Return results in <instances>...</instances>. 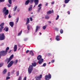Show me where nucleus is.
<instances>
[{
  "instance_id": "2f4dec72",
  "label": "nucleus",
  "mask_w": 80,
  "mask_h": 80,
  "mask_svg": "<svg viewBox=\"0 0 80 80\" xmlns=\"http://www.w3.org/2000/svg\"><path fill=\"white\" fill-rule=\"evenodd\" d=\"M9 47H7L6 49V52H8V50H9Z\"/></svg>"
},
{
  "instance_id": "f3484780",
  "label": "nucleus",
  "mask_w": 80,
  "mask_h": 80,
  "mask_svg": "<svg viewBox=\"0 0 80 80\" xmlns=\"http://www.w3.org/2000/svg\"><path fill=\"white\" fill-rule=\"evenodd\" d=\"M30 22V20H29V18H27V22L26 25H28V23H29V22Z\"/></svg>"
},
{
  "instance_id": "a19ab883",
  "label": "nucleus",
  "mask_w": 80,
  "mask_h": 80,
  "mask_svg": "<svg viewBox=\"0 0 80 80\" xmlns=\"http://www.w3.org/2000/svg\"><path fill=\"white\" fill-rule=\"evenodd\" d=\"M29 19H30V21H31V22H32V21H33V19L32 18V17L29 18Z\"/></svg>"
},
{
  "instance_id": "f03ea898",
  "label": "nucleus",
  "mask_w": 80,
  "mask_h": 80,
  "mask_svg": "<svg viewBox=\"0 0 80 80\" xmlns=\"http://www.w3.org/2000/svg\"><path fill=\"white\" fill-rule=\"evenodd\" d=\"M42 58V56L39 55L37 57V60H39L38 61V63L39 64H40V65H41V64H42V63L43 62V59L42 58Z\"/></svg>"
},
{
  "instance_id": "473e14b6",
  "label": "nucleus",
  "mask_w": 80,
  "mask_h": 80,
  "mask_svg": "<svg viewBox=\"0 0 80 80\" xmlns=\"http://www.w3.org/2000/svg\"><path fill=\"white\" fill-rule=\"evenodd\" d=\"M8 2L9 3V4L11 5L12 3V0H8Z\"/></svg>"
},
{
  "instance_id": "2eb2a0df",
  "label": "nucleus",
  "mask_w": 80,
  "mask_h": 80,
  "mask_svg": "<svg viewBox=\"0 0 80 80\" xmlns=\"http://www.w3.org/2000/svg\"><path fill=\"white\" fill-rule=\"evenodd\" d=\"M17 49V45H15L14 47V52H16Z\"/></svg>"
},
{
  "instance_id": "79ce46f5",
  "label": "nucleus",
  "mask_w": 80,
  "mask_h": 80,
  "mask_svg": "<svg viewBox=\"0 0 80 80\" xmlns=\"http://www.w3.org/2000/svg\"><path fill=\"white\" fill-rule=\"evenodd\" d=\"M15 72V70H13L12 72H11V73L12 74H14V72Z\"/></svg>"
},
{
  "instance_id": "7c9ffc66",
  "label": "nucleus",
  "mask_w": 80,
  "mask_h": 80,
  "mask_svg": "<svg viewBox=\"0 0 80 80\" xmlns=\"http://www.w3.org/2000/svg\"><path fill=\"white\" fill-rule=\"evenodd\" d=\"M22 30H21L18 34V36H20L21 35V34H22Z\"/></svg>"
},
{
  "instance_id": "9b49d317",
  "label": "nucleus",
  "mask_w": 80,
  "mask_h": 80,
  "mask_svg": "<svg viewBox=\"0 0 80 80\" xmlns=\"http://www.w3.org/2000/svg\"><path fill=\"white\" fill-rule=\"evenodd\" d=\"M33 6L32 5H30L29 8H28V11H32V7Z\"/></svg>"
},
{
  "instance_id": "4c0bfd02",
  "label": "nucleus",
  "mask_w": 80,
  "mask_h": 80,
  "mask_svg": "<svg viewBox=\"0 0 80 80\" xmlns=\"http://www.w3.org/2000/svg\"><path fill=\"white\" fill-rule=\"evenodd\" d=\"M46 27H47V26H44L42 27L43 29V30H45L46 29Z\"/></svg>"
},
{
  "instance_id": "e433bc0d",
  "label": "nucleus",
  "mask_w": 80,
  "mask_h": 80,
  "mask_svg": "<svg viewBox=\"0 0 80 80\" xmlns=\"http://www.w3.org/2000/svg\"><path fill=\"white\" fill-rule=\"evenodd\" d=\"M18 20H19V18L18 17L16 19V23H18Z\"/></svg>"
},
{
  "instance_id": "864d4df0",
  "label": "nucleus",
  "mask_w": 80,
  "mask_h": 80,
  "mask_svg": "<svg viewBox=\"0 0 80 80\" xmlns=\"http://www.w3.org/2000/svg\"><path fill=\"white\" fill-rule=\"evenodd\" d=\"M29 52V50H27L26 52V53H28Z\"/></svg>"
},
{
  "instance_id": "a878e982",
  "label": "nucleus",
  "mask_w": 80,
  "mask_h": 80,
  "mask_svg": "<svg viewBox=\"0 0 80 80\" xmlns=\"http://www.w3.org/2000/svg\"><path fill=\"white\" fill-rule=\"evenodd\" d=\"M30 26L29 24H28V25L27 29H28L29 31L30 30Z\"/></svg>"
},
{
  "instance_id": "4468645a",
  "label": "nucleus",
  "mask_w": 80,
  "mask_h": 80,
  "mask_svg": "<svg viewBox=\"0 0 80 80\" xmlns=\"http://www.w3.org/2000/svg\"><path fill=\"white\" fill-rule=\"evenodd\" d=\"M59 37H60V36H57V37H56V39L57 40V41H60V40L59 39Z\"/></svg>"
},
{
  "instance_id": "0eeeda50",
  "label": "nucleus",
  "mask_w": 80,
  "mask_h": 80,
  "mask_svg": "<svg viewBox=\"0 0 80 80\" xmlns=\"http://www.w3.org/2000/svg\"><path fill=\"white\" fill-rule=\"evenodd\" d=\"M13 54H12V55H11V56L9 58V60L7 62V63L8 64V63L10 61H11V60L13 58Z\"/></svg>"
},
{
  "instance_id": "37998d69",
  "label": "nucleus",
  "mask_w": 80,
  "mask_h": 80,
  "mask_svg": "<svg viewBox=\"0 0 80 80\" xmlns=\"http://www.w3.org/2000/svg\"><path fill=\"white\" fill-rule=\"evenodd\" d=\"M58 18H59V16L58 15L57 16V18H56V20H57L58 19Z\"/></svg>"
},
{
  "instance_id": "b1692460",
  "label": "nucleus",
  "mask_w": 80,
  "mask_h": 80,
  "mask_svg": "<svg viewBox=\"0 0 80 80\" xmlns=\"http://www.w3.org/2000/svg\"><path fill=\"white\" fill-rule=\"evenodd\" d=\"M18 60H16L14 62V65H17V63H18Z\"/></svg>"
},
{
  "instance_id": "69168bd1",
  "label": "nucleus",
  "mask_w": 80,
  "mask_h": 80,
  "mask_svg": "<svg viewBox=\"0 0 80 80\" xmlns=\"http://www.w3.org/2000/svg\"><path fill=\"white\" fill-rule=\"evenodd\" d=\"M18 46L19 47H21V46H20V44H18Z\"/></svg>"
},
{
  "instance_id": "5fc2aeb1",
  "label": "nucleus",
  "mask_w": 80,
  "mask_h": 80,
  "mask_svg": "<svg viewBox=\"0 0 80 80\" xmlns=\"http://www.w3.org/2000/svg\"><path fill=\"white\" fill-rule=\"evenodd\" d=\"M5 0H0V2H4Z\"/></svg>"
},
{
  "instance_id": "412c9836",
  "label": "nucleus",
  "mask_w": 80,
  "mask_h": 80,
  "mask_svg": "<svg viewBox=\"0 0 80 80\" xmlns=\"http://www.w3.org/2000/svg\"><path fill=\"white\" fill-rule=\"evenodd\" d=\"M3 11H2L3 12H6L7 10V8L6 7H4L3 9Z\"/></svg>"
},
{
  "instance_id": "6e6d98bb",
  "label": "nucleus",
  "mask_w": 80,
  "mask_h": 80,
  "mask_svg": "<svg viewBox=\"0 0 80 80\" xmlns=\"http://www.w3.org/2000/svg\"><path fill=\"white\" fill-rule=\"evenodd\" d=\"M54 3H55V2L54 1H53V2H52V3H51V4L52 5H53V4Z\"/></svg>"
},
{
  "instance_id": "3c124183",
  "label": "nucleus",
  "mask_w": 80,
  "mask_h": 80,
  "mask_svg": "<svg viewBox=\"0 0 80 80\" xmlns=\"http://www.w3.org/2000/svg\"><path fill=\"white\" fill-rule=\"evenodd\" d=\"M8 60H9V58H7L6 59V60H5L6 62H7V61H8Z\"/></svg>"
},
{
  "instance_id": "774afa93",
  "label": "nucleus",
  "mask_w": 80,
  "mask_h": 80,
  "mask_svg": "<svg viewBox=\"0 0 80 80\" xmlns=\"http://www.w3.org/2000/svg\"><path fill=\"white\" fill-rule=\"evenodd\" d=\"M48 22H49V23H52L51 21H48Z\"/></svg>"
},
{
  "instance_id": "680f3d73",
  "label": "nucleus",
  "mask_w": 80,
  "mask_h": 80,
  "mask_svg": "<svg viewBox=\"0 0 80 80\" xmlns=\"http://www.w3.org/2000/svg\"><path fill=\"white\" fill-rule=\"evenodd\" d=\"M3 66V65L2 64H0V67H2Z\"/></svg>"
},
{
  "instance_id": "39448f33",
  "label": "nucleus",
  "mask_w": 80,
  "mask_h": 80,
  "mask_svg": "<svg viewBox=\"0 0 80 80\" xmlns=\"http://www.w3.org/2000/svg\"><path fill=\"white\" fill-rule=\"evenodd\" d=\"M5 39V35L4 33L0 34V40H3Z\"/></svg>"
},
{
  "instance_id": "cd10ccee",
  "label": "nucleus",
  "mask_w": 80,
  "mask_h": 80,
  "mask_svg": "<svg viewBox=\"0 0 80 80\" xmlns=\"http://www.w3.org/2000/svg\"><path fill=\"white\" fill-rule=\"evenodd\" d=\"M17 7H18L17 6H16V7H14V10H13L14 12H15V11L17 10Z\"/></svg>"
},
{
  "instance_id": "a211bd4d",
  "label": "nucleus",
  "mask_w": 80,
  "mask_h": 80,
  "mask_svg": "<svg viewBox=\"0 0 80 80\" xmlns=\"http://www.w3.org/2000/svg\"><path fill=\"white\" fill-rule=\"evenodd\" d=\"M40 27L38 26H37L36 27V32H37V31H38V29H40Z\"/></svg>"
},
{
  "instance_id": "8fccbe9b",
  "label": "nucleus",
  "mask_w": 80,
  "mask_h": 80,
  "mask_svg": "<svg viewBox=\"0 0 80 80\" xmlns=\"http://www.w3.org/2000/svg\"><path fill=\"white\" fill-rule=\"evenodd\" d=\"M23 80H27V77H25L24 78Z\"/></svg>"
},
{
  "instance_id": "20e7f679",
  "label": "nucleus",
  "mask_w": 80,
  "mask_h": 80,
  "mask_svg": "<svg viewBox=\"0 0 80 80\" xmlns=\"http://www.w3.org/2000/svg\"><path fill=\"white\" fill-rule=\"evenodd\" d=\"M0 53H1L0 54L1 56H5L7 54V52H6L5 51H2L0 52Z\"/></svg>"
},
{
  "instance_id": "bf43d9fd",
  "label": "nucleus",
  "mask_w": 80,
  "mask_h": 80,
  "mask_svg": "<svg viewBox=\"0 0 80 80\" xmlns=\"http://www.w3.org/2000/svg\"><path fill=\"white\" fill-rule=\"evenodd\" d=\"M27 38H25L24 39V40L25 41H27Z\"/></svg>"
},
{
  "instance_id": "052dcab7",
  "label": "nucleus",
  "mask_w": 80,
  "mask_h": 80,
  "mask_svg": "<svg viewBox=\"0 0 80 80\" xmlns=\"http://www.w3.org/2000/svg\"><path fill=\"white\" fill-rule=\"evenodd\" d=\"M17 12H18L20 11V9H19V8H18L17 9Z\"/></svg>"
},
{
  "instance_id": "338daca9",
  "label": "nucleus",
  "mask_w": 80,
  "mask_h": 80,
  "mask_svg": "<svg viewBox=\"0 0 80 80\" xmlns=\"http://www.w3.org/2000/svg\"><path fill=\"white\" fill-rule=\"evenodd\" d=\"M47 5H48V3H47L46 4V6H47Z\"/></svg>"
},
{
  "instance_id": "c756f323",
  "label": "nucleus",
  "mask_w": 80,
  "mask_h": 80,
  "mask_svg": "<svg viewBox=\"0 0 80 80\" xmlns=\"http://www.w3.org/2000/svg\"><path fill=\"white\" fill-rule=\"evenodd\" d=\"M42 9V7H40L39 8H38V12H39L40 11V10Z\"/></svg>"
},
{
  "instance_id": "58836bf2",
  "label": "nucleus",
  "mask_w": 80,
  "mask_h": 80,
  "mask_svg": "<svg viewBox=\"0 0 80 80\" xmlns=\"http://www.w3.org/2000/svg\"><path fill=\"white\" fill-rule=\"evenodd\" d=\"M22 76H19V77L18 78V80H22Z\"/></svg>"
},
{
  "instance_id": "13d9d810",
  "label": "nucleus",
  "mask_w": 80,
  "mask_h": 80,
  "mask_svg": "<svg viewBox=\"0 0 80 80\" xmlns=\"http://www.w3.org/2000/svg\"><path fill=\"white\" fill-rule=\"evenodd\" d=\"M67 13L68 15H70V11H68Z\"/></svg>"
},
{
  "instance_id": "c85d7f7f",
  "label": "nucleus",
  "mask_w": 80,
  "mask_h": 80,
  "mask_svg": "<svg viewBox=\"0 0 80 80\" xmlns=\"http://www.w3.org/2000/svg\"><path fill=\"white\" fill-rule=\"evenodd\" d=\"M3 27H1V28H0V32H2V30H3Z\"/></svg>"
},
{
  "instance_id": "4d7b16f0",
  "label": "nucleus",
  "mask_w": 80,
  "mask_h": 80,
  "mask_svg": "<svg viewBox=\"0 0 80 80\" xmlns=\"http://www.w3.org/2000/svg\"><path fill=\"white\" fill-rule=\"evenodd\" d=\"M7 5L8 7H11V5L10 4H8Z\"/></svg>"
},
{
  "instance_id": "603ef678",
  "label": "nucleus",
  "mask_w": 80,
  "mask_h": 80,
  "mask_svg": "<svg viewBox=\"0 0 80 80\" xmlns=\"http://www.w3.org/2000/svg\"><path fill=\"white\" fill-rule=\"evenodd\" d=\"M11 17H12V16H10V14H9L8 15V18H11Z\"/></svg>"
},
{
  "instance_id": "e2e57ef3",
  "label": "nucleus",
  "mask_w": 80,
  "mask_h": 80,
  "mask_svg": "<svg viewBox=\"0 0 80 80\" xmlns=\"http://www.w3.org/2000/svg\"><path fill=\"white\" fill-rule=\"evenodd\" d=\"M54 62H55V60H52V63H53Z\"/></svg>"
},
{
  "instance_id": "bb28decb",
  "label": "nucleus",
  "mask_w": 80,
  "mask_h": 80,
  "mask_svg": "<svg viewBox=\"0 0 80 80\" xmlns=\"http://www.w3.org/2000/svg\"><path fill=\"white\" fill-rule=\"evenodd\" d=\"M70 0H65L64 1V2L65 3H68L69 2V1H70Z\"/></svg>"
},
{
  "instance_id": "aec40b11",
  "label": "nucleus",
  "mask_w": 80,
  "mask_h": 80,
  "mask_svg": "<svg viewBox=\"0 0 80 80\" xmlns=\"http://www.w3.org/2000/svg\"><path fill=\"white\" fill-rule=\"evenodd\" d=\"M29 54L31 55H32V56H33V55H34V54H33V52L32 51H30V52Z\"/></svg>"
},
{
  "instance_id": "9d476101",
  "label": "nucleus",
  "mask_w": 80,
  "mask_h": 80,
  "mask_svg": "<svg viewBox=\"0 0 80 80\" xmlns=\"http://www.w3.org/2000/svg\"><path fill=\"white\" fill-rule=\"evenodd\" d=\"M52 13H53V10H52V11H48L47 12V15H50V14H51Z\"/></svg>"
},
{
  "instance_id": "6ab92c4d",
  "label": "nucleus",
  "mask_w": 80,
  "mask_h": 80,
  "mask_svg": "<svg viewBox=\"0 0 80 80\" xmlns=\"http://www.w3.org/2000/svg\"><path fill=\"white\" fill-rule=\"evenodd\" d=\"M35 78L36 79V80H39L40 79V77L38 76H36V77H35Z\"/></svg>"
},
{
  "instance_id": "49530a36",
  "label": "nucleus",
  "mask_w": 80,
  "mask_h": 80,
  "mask_svg": "<svg viewBox=\"0 0 80 80\" xmlns=\"http://www.w3.org/2000/svg\"><path fill=\"white\" fill-rule=\"evenodd\" d=\"M10 72H9L8 74V77H10Z\"/></svg>"
},
{
  "instance_id": "09e8293b",
  "label": "nucleus",
  "mask_w": 80,
  "mask_h": 80,
  "mask_svg": "<svg viewBox=\"0 0 80 80\" xmlns=\"http://www.w3.org/2000/svg\"><path fill=\"white\" fill-rule=\"evenodd\" d=\"M39 78L40 79L42 78V74L40 75Z\"/></svg>"
},
{
  "instance_id": "ddd939ff",
  "label": "nucleus",
  "mask_w": 80,
  "mask_h": 80,
  "mask_svg": "<svg viewBox=\"0 0 80 80\" xmlns=\"http://www.w3.org/2000/svg\"><path fill=\"white\" fill-rule=\"evenodd\" d=\"M30 3V0H28L27 1H26L25 2V5H27Z\"/></svg>"
},
{
  "instance_id": "5701e85b",
  "label": "nucleus",
  "mask_w": 80,
  "mask_h": 80,
  "mask_svg": "<svg viewBox=\"0 0 80 80\" xmlns=\"http://www.w3.org/2000/svg\"><path fill=\"white\" fill-rule=\"evenodd\" d=\"M4 25H5V23H4V22H2L0 24V27H3V26H4Z\"/></svg>"
},
{
  "instance_id": "423d86ee",
  "label": "nucleus",
  "mask_w": 80,
  "mask_h": 80,
  "mask_svg": "<svg viewBox=\"0 0 80 80\" xmlns=\"http://www.w3.org/2000/svg\"><path fill=\"white\" fill-rule=\"evenodd\" d=\"M14 63V62L13 60L11 61L8 65V68H10V67H12V66L13 65V64Z\"/></svg>"
},
{
  "instance_id": "de8ad7c7",
  "label": "nucleus",
  "mask_w": 80,
  "mask_h": 80,
  "mask_svg": "<svg viewBox=\"0 0 80 80\" xmlns=\"http://www.w3.org/2000/svg\"><path fill=\"white\" fill-rule=\"evenodd\" d=\"M34 0H30V2H31V3H33V1Z\"/></svg>"
},
{
  "instance_id": "c03bdc74",
  "label": "nucleus",
  "mask_w": 80,
  "mask_h": 80,
  "mask_svg": "<svg viewBox=\"0 0 80 80\" xmlns=\"http://www.w3.org/2000/svg\"><path fill=\"white\" fill-rule=\"evenodd\" d=\"M46 65H47V64H46V63H44L43 64V66L45 67V66H46Z\"/></svg>"
},
{
  "instance_id": "6e6552de",
  "label": "nucleus",
  "mask_w": 80,
  "mask_h": 80,
  "mask_svg": "<svg viewBox=\"0 0 80 80\" xmlns=\"http://www.w3.org/2000/svg\"><path fill=\"white\" fill-rule=\"evenodd\" d=\"M34 2L35 3V5L34 7H35L38 5V0H34Z\"/></svg>"
},
{
  "instance_id": "f257e3e1",
  "label": "nucleus",
  "mask_w": 80,
  "mask_h": 80,
  "mask_svg": "<svg viewBox=\"0 0 80 80\" xmlns=\"http://www.w3.org/2000/svg\"><path fill=\"white\" fill-rule=\"evenodd\" d=\"M32 65H30L29 66L28 68V73L29 74H30L32 72V71H33V67H36L37 65V63L35 62L34 63H32Z\"/></svg>"
},
{
  "instance_id": "ea45409f",
  "label": "nucleus",
  "mask_w": 80,
  "mask_h": 80,
  "mask_svg": "<svg viewBox=\"0 0 80 80\" xmlns=\"http://www.w3.org/2000/svg\"><path fill=\"white\" fill-rule=\"evenodd\" d=\"M42 4H39L38 5V7H41V6H42Z\"/></svg>"
},
{
  "instance_id": "c9c22d12",
  "label": "nucleus",
  "mask_w": 80,
  "mask_h": 80,
  "mask_svg": "<svg viewBox=\"0 0 80 80\" xmlns=\"http://www.w3.org/2000/svg\"><path fill=\"white\" fill-rule=\"evenodd\" d=\"M60 33H61V34H62V33H63V31L62 29H61L60 30Z\"/></svg>"
},
{
  "instance_id": "1a4fd4ad",
  "label": "nucleus",
  "mask_w": 80,
  "mask_h": 80,
  "mask_svg": "<svg viewBox=\"0 0 80 80\" xmlns=\"http://www.w3.org/2000/svg\"><path fill=\"white\" fill-rule=\"evenodd\" d=\"M8 10H7L5 12H4V15L5 18H6V16L8 14Z\"/></svg>"
},
{
  "instance_id": "a18cd8bd",
  "label": "nucleus",
  "mask_w": 80,
  "mask_h": 80,
  "mask_svg": "<svg viewBox=\"0 0 80 80\" xmlns=\"http://www.w3.org/2000/svg\"><path fill=\"white\" fill-rule=\"evenodd\" d=\"M10 77H6V80H8V79H10Z\"/></svg>"
},
{
  "instance_id": "393cba45",
  "label": "nucleus",
  "mask_w": 80,
  "mask_h": 80,
  "mask_svg": "<svg viewBox=\"0 0 80 80\" xmlns=\"http://www.w3.org/2000/svg\"><path fill=\"white\" fill-rule=\"evenodd\" d=\"M49 18H50V17L47 15H46L45 16V18L46 19H49Z\"/></svg>"
},
{
  "instance_id": "f704fd0d",
  "label": "nucleus",
  "mask_w": 80,
  "mask_h": 80,
  "mask_svg": "<svg viewBox=\"0 0 80 80\" xmlns=\"http://www.w3.org/2000/svg\"><path fill=\"white\" fill-rule=\"evenodd\" d=\"M17 76H19V71H18L16 73Z\"/></svg>"
},
{
  "instance_id": "dca6fc26",
  "label": "nucleus",
  "mask_w": 80,
  "mask_h": 80,
  "mask_svg": "<svg viewBox=\"0 0 80 80\" xmlns=\"http://www.w3.org/2000/svg\"><path fill=\"white\" fill-rule=\"evenodd\" d=\"M3 30L5 31L6 32H8V28L7 27H6L5 28L3 29Z\"/></svg>"
},
{
  "instance_id": "7ed1b4c3",
  "label": "nucleus",
  "mask_w": 80,
  "mask_h": 80,
  "mask_svg": "<svg viewBox=\"0 0 80 80\" xmlns=\"http://www.w3.org/2000/svg\"><path fill=\"white\" fill-rule=\"evenodd\" d=\"M52 78V76L49 73L48 75L45 76V80H49V79H50Z\"/></svg>"
},
{
  "instance_id": "0e129e2a",
  "label": "nucleus",
  "mask_w": 80,
  "mask_h": 80,
  "mask_svg": "<svg viewBox=\"0 0 80 80\" xmlns=\"http://www.w3.org/2000/svg\"><path fill=\"white\" fill-rule=\"evenodd\" d=\"M11 52H12V50H10L8 52V53H11Z\"/></svg>"
},
{
  "instance_id": "4be33fe9",
  "label": "nucleus",
  "mask_w": 80,
  "mask_h": 80,
  "mask_svg": "<svg viewBox=\"0 0 80 80\" xmlns=\"http://www.w3.org/2000/svg\"><path fill=\"white\" fill-rule=\"evenodd\" d=\"M6 73H7V69H5L3 71L2 73L3 74H5Z\"/></svg>"
},
{
  "instance_id": "f8f14e48",
  "label": "nucleus",
  "mask_w": 80,
  "mask_h": 80,
  "mask_svg": "<svg viewBox=\"0 0 80 80\" xmlns=\"http://www.w3.org/2000/svg\"><path fill=\"white\" fill-rule=\"evenodd\" d=\"M14 24L13 22H9V25L11 27H13Z\"/></svg>"
},
{
  "instance_id": "72a5a7b5",
  "label": "nucleus",
  "mask_w": 80,
  "mask_h": 80,
  "mask_svg": "<svg viewBox=\"0 0 80 80\" xmlns=\"http://www.w3.org/2000/svg\"><path fill=\"white\" fill-rule=\"evenodd\" d=\"M54 29V30H55L56 31H58V28H55Z\"/></svg>"
}]
</instances>
